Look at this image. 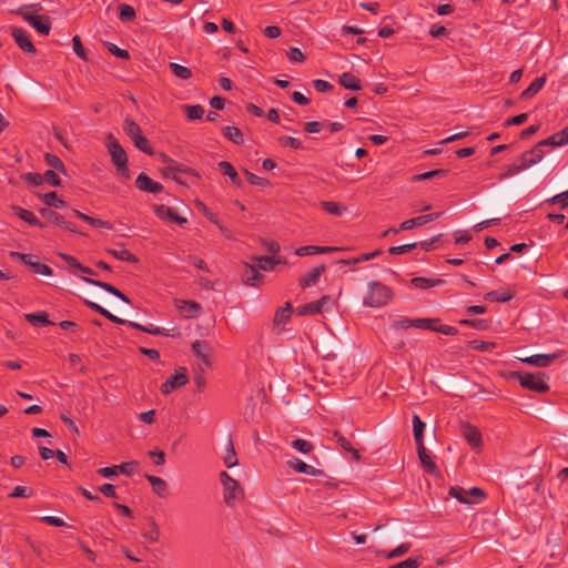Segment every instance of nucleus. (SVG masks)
Wrapping results in <instances>:
<instances>
[{
	"mask_svg": "<svg viewBox=\"0 0 568 568\" xmlns=\"http://www.w3.org/2000/svg\"><path fill=\"white\" fill-rule=\"evenodd\" d=\"M424 429H425V423L417 416H413V432H414V438L416 442V446H425L424 445Z\"/></svg>",
	"mask_w": 568,
	"mask_h": 568,
	"instance_id": "obj_34",
	"label": "nucleus"
},
{
	"mask_svg": "<svg viewBox=\"0 0 568 568\" xmlns=\"http://www.w3.org/2000/svg\"><path fill=\"white\" fill-rule=\"evenodd\" d=\"M223 135L235 144H242L244 142L242 132L233 125L225 126L223 129Z\"/></svg>",
	"mask_w": 568,
	"mask_h": 568,
	"instance_id": "obj_38",
	"label": "nucleus"
},
{
	"mask_svg": "<svg viewBox=\"0 0 568 568\" xmlns=\"http://www.w3.org/2000/svg\"><path fill=\"white\" fill-rule=\"evenodd\" d=\"M44 159L48 165H50L51 168L55 169L59 172L65 173V166L57 155L47 153Z\"/></svg>",
	"mask_w": 568,
	"mask_h": 568,
	"instance_id": "obj_52",
	"label": "nucleus"
},
{
	"mask_svg": "<svg viewBox=\"0 0 568 568\" xmlns=\"http://www.w3.org/2000/svg\"><path fill=\"white\" fill-rule=\"evenodd\" d=\"M32 495V490L24 486H17L9 494V497L11 498H28Z\"/></svg>",
	"mask_w": 568,
	"mask_h": 568,
	"instance_id": "obj_61",
	"label": "nucleus"
},
{
	"mask_svg": "<svg viewBox=\"0 0 568 568\" xmlns=\"http://www.w3.org/2000/svg\"><path fill=\"white\" fill-rule=\"evenodd\" d=\"M219 479L222 485L223 501L226 506L234 507L244 499L245 491L237 478L223 470L220 473Z\"/></svg>",
	"mask_w": 568,
	"mask_h": 568,
	"instance_id": "obj_1",
	"label": "nucleus"
},
{
	"mask_svg": "<svg viewBox=\"0 0 568 568\" xmlns=\"http://www.w3.org/2000/svg\"><path fill=\"white\" fill-rule=\"evenodd\" d=\"M184 110L189 120H199L204 114V109L201 105H186Z\"/></svg>",
	"mask_w": 568,
	"mask_h": 568,
	"instance_id": "obj_54",
	"label": "nucleus"
},
{
	"mask_svg": "<svg viewBox=\"0 0 568 568\" xmlns=\"http://www.w3.org/2000/svg\"><path fill=\"white\" fill-rule=\"evenodd\" d=\"M513 377L516 378L524 388L537 393H546L549 389L547 376L544 373L532 374L527 372H516L513 374Z\"/></svg>",
	"mask_w": 568,
	"mask_h": 568,
	"instance_id": "obj_5",
	"label": "nucleus"
},
{
	"mask_svg": "<svg viewBox=\"0 0 568 568\" xmlns=\"http://www.w3.org/2000/svg\"><path fill=\"white\" fill-rule=\"evenodd\" d=\"M73 213L75 214V216H78L79 219L88 222L93 227L108 229V230L112 229V225L109 222L104 221V220L89 216V215H87V214H84V213H82V212H80L78 210H73Z\"/></svg>",
	"mask_w": 568,
	"mask_h": 568,
	"instance_id": "obj_36",
	"label": "nucleus"
},
{
	"mask_svg": "<svg viewBox=\"0 0 568 568\" xmlns=\"http://www.w3.org/2000/svg\"><path fill=\"white\" fill-rule=\"evenodd\" d=\"M546 83V77L542 75L540 78H537L535 81L530 83V85L524 90L520 94V98L524 100L530 99L534 95H536L545 85Z\"/></svg>",
	"mask_w": 568,
	"mask_h": 568,
	"instance_id": "obj_31",
	"label": "nucleus"
},
{
	"mask_svg": "<svg viewBox=\"0 0 568 568\" xmlns=\"http://www.w3.org/2000/svg\"><path fill=\"white\" fill-rule=\"evenodd\" d=\"M42 180H43V182H45L52 186H60V184H61V180L59 179L57 173L51 170H48L47 172H44V174H42Z\"/></svg>",
	"mask_w": 568,
	"mask_h": 568,
	"instance_id": "obj_62",
	"label": "nucleus"
},
{
	"mask_svg": "<svg viewBox=\"0 0 568 568\" xmlns=\"http://www.w3.org/2000/svg\"><path fill=\"white\" fill-rule=\"evenodd\" d=\"M145 478L151 484L156 496L160 498H166L169 496V485L164 479L154 475H146Z\"/></svg>",
	"mask_w": 568,
	"mask_h": 568,
	"instance_id": "obj_23",
	"label": "nucleus"
},
{
	"mask_svg": "<svg viewBox=\"0 0 568 568\" xmlns=\"http://www.w3.org/2000/svg\"><path fill=\"white\" fill-rule=\"evenodd\" d=\"M244 174L248 181L250 184L261 186V187H268L271 185L270 181L261 178L247 170H244Z\"/></svg>",
	"mask_w": 568,
	"mask_h": 568,
	"instance_id": "obj_49",
	"label": "nucleus"
},
{
	"mask_svg": "<svg viewBox=\"0 0 568 568\" xmlns=\"http://www.w3.org/2000/svg\"><path fill=\"white\" fill-rule=\"evenodd\" d=\"M192 349L195 356L204 364L205 367L211 366V358L213 355V348L205 341H195L192 344Z\"/></svg>",
	"mask_w": 568,
	"mask_h": 568,
	"instance_id": "obj_13",
	"label": "nucleus"
},
{
	"mask_svg": "<svg viewBox=\"0 0 568 568\" xmlns=\"http://www.w3.org/2000/svg\"><path fill=\"white\" fill-rule=\"evenodd\" d=\"M325 271V265L324 264H321L314 268H312L311 271H308L306 274H304L301 278H300V285L305 288V287H310V286H313L315 284H317L321 275L323 274V272Z\"/></svg>",
	"mask_w": 568,
	"mask_h": 568,
	"instance_id": "obj_21",
	"label": "nucleus"
},
{
	"mask_svg": "<svg viewBox=\"0 0 568 568\" xmlns=\"http://www.w3.org/2000/svg\"><path fill=\"white\" fill-rule=\"evenodd\" d=\"M150 529L142 534L143 538L149 542H156L160 537V527L153 518L149 519Z\"/></svg>",
	"mask_w": 568,
	"mask_h": 568,
	"instance_id": "obj_40",
	"label": "nucleus"
},
{
	"mask_svg": "<svg viewBox=\"0 0 568 568\" xmlns=\"http://www.w3.org/2000/svg\"><path fill=\"white\" fill-rule=\"evenodd\" d=\"M223 464L226 468L232 469L239 466V458L236 452L234 449V445L231 438H229L227 444L224 448V453L222 455Z\"/></svg>",
	"mask_w": 568,
	"mask_h": 568,
	"instance_id": "obj_26",
	"label": "nucleus"
},
{
	"mask_svg": "<svg viewBox=\"0 0 568 568\" xmlns=\"http://www.w3.org/2000/svg\"><path fill=\"white\" fill-rule=\"evenodd\" d=\"M155 214L164 221L175 222L178 224L186 223V219L178 215L174 210L166 205H155L154 206Z\"/></svg>",
	"mask_w": 568,
	"mask_h": 568,
	"instance_id": "obj_16",
	"label": "nucleus"
},
{
	"mask_svg": "<svg viewBox=\"0 0 568 568\" xmlns=\"http://www.w3.org/2000/svg\"><path fill=\"white\" fill-rule=\"evenodd\" d=\"M424 224H426L425 223V219L423 217V215H419V216L406 220L403 223H400L399 224V230L407 231V230H410V229H413L415 226H422Z\"/></svg>",
	"mask_w": 568,
	"mask_h": 568,
	"instance_id": "obj_57",
	"label": "nucleus"
},
{
	"mask_svg": "<svg viewBox=\"0 0 568 568\" xmlns=\"http://www.w3.org/2000/svg\"><path fill=\"white\" fill-rule=\"evenodd\" d=\"M394 296L393 291L385 284L372 281L367 284L363 304L366 307L379 308L387 305Z\"/></svg>",
	"mask_w": 568,
	"mask_h": 568,
	"instance_id": "obj_2",
	"label": "nucleus"
},
{
	"mask_svg": "<svg viewBox=\"0 0 568 568\" xmlns=\"http://www.w3.org/2000/svg\"><path fill=\"white\" fill-rule=\"evenodd\" d=\"M544 146H550V143H544V140L538 142L531 150L523 153L521 155L527 156L528 164L534 166L542 161L545 156Z\"/></svg>",
	"mask_w": 568,
	"mask_h": 568,
	"instance_id": "obj_18",
	"label": "nucleus"
},
{
	"mask_svg": "<svg viewBox=\"0 0 568 568\" xmlns=\"http://www.w3.org/2000/svg\"><path fill=\"white\" fill-rule=\"evenodd\" d=\"M246 268H247L248 275L246 276L244 282L246 285L255 286L256 282L261 278V275H260L258 271L256 270V267H254L252 265H246Z\"/></svg>",
	"mask_w": 568,
	"mask_h": 568,
	"instance_id": "obj_59",
	"label": "nucleus"
},
{
	"mask_svg": "<svg viewBox=\"0 0 568 568\" xmlns=\"http://www.w3.org/2000/svg\"><path fill=\"white\" fill-rule=\"evenodd\" d=\"M544 143H550V146L558 148L568 144V125L561 131L552 134L548 139L544 140Z\"/></svg>",
	"mask_w": 568,
	"mask_h": 568,
	"instance_id": "obj_32",
	"label": "nucleus"
},
{
	"mask_svg": "<svg viewBox=\"0 0 568 568\" xmlns=\"http://www.w3.org/2000/svg\"><path fill=\"white\" fill-rule=\"evenodd\" d=\"M291 313H292V305H291V303H286L284 307H281L276 311L274 321H273L274 325L276 327L285 326L286 323L291 318Z\"/></svg>",
	"mask_w": 568,
	"mask_h": 568,
	"instance_id": "obj_29",
	"label": "nucleus"
},
{
	"mask_svg": "<svg viewBox=\"0 0 568 568\" xmlns=\"http://www.w3.org/2000/svg\"><path fill=\"white\" fill-rule=\"evenodd\" d=\"M410 549V544H402L390 551H384L383 555L387 559L398 558L407 554Z\"/></svg>",
	"mask_w": 568,
	"mask_h": 568,
	"instance_id": "obj_50",
	"label": "nucleus"
},
{
	"mask_svg": "<svg viewBox=\"0 0 568 568\" xmlns=\"http://www.w3.org/2000/svg\"><path fill=\"white\" fill-rule=\"evenodd\" d=\"M174 305L184 318H195L202 312V306L195 301L175 300Z\"/></svg>",
	"mask_w": 568,
	"mask_h": 568,
	"instance_id": "obj_12",
	"label": "nucleus"
},
{
	"mask_svg": "<svg viewBox=\"0 0 568 568\" xmlns=\"http://www.w3.org/2000/svg\"><path fill=\"white\" fill-rule=\"evenodd\" d=\"M496 344L494 342H486L481 339H474L469 342V347L479 352H491Z\"/></svg>",
	"mask_w": 568,
	"mask_h": 568,
	"instance_id": "obj_48",
	"label": "nucleus"
},
{
	"mask_svg": "<svg viewBox=\"0 0 568 568\" xmlns=\"http://www.w3.org/2000/svg\"><path fill=\"white\" fill-rule=\"evenodd\" d=\"M278 142L283 146H288V148L294 149V150H301L303 148L302 142L298 139L293 138V136H281L278 139Z\"/></svg>",
	"mask_w": 568,
	"mask_h": 568,
	"instance_id": "obj_58",
	"label": "nucleus"
},
{
	"mask_svg": "<svg viewBox=\"0 0 568 568\" xmlns=\"http://www.w3.org/2000/svg\"><path fill=\"white\" fill-rule=\"evenodd\" d=\"M41 201L48 206L64 207L67 204L55 192H49L40 195Z\"/></svg>",
	"mask_w": 568,
	"mask_h": 568,
	"instance_id": "obj_39",
	"label": "nucleus"
},
{
	"mask_svg": "<svg viewBox=\"0 0 568 568\" xmlns=\"http://www.w3.org/2000/svg\"><path fill=\"white\" fill-rule=\"evenodd\" d=\"M417 454L420 460V464L425 471L438 475V468L436 463L433 460V457L429 453H427L425 446L417 447Z\"/></svg>",
	"mask_w": 568,
	"mask_h": 568,
	"instance_id": "obj_22",
	"label": "nucleus"
},
{
	"mask_svg": "<svg viewBox=\"0 0 568 568\" xmlns=\"http://www.w3.org/2000/svg\"><path fill=\"white\" fill-rule=\"evenodd\" d=\"M527 156L525 155H520L517 161L510 165H508L505 171L499 175V180L503 181V180H506V179H510L517 174H519L520 172L523 171H526L528 170L529 168H531L529 164H528V161L526 159Z\"/></svg>",
	"mask_w": 568,
	"mask_h": 568,
	"instance_id": "obj_14",
	"label": "nucleus"
},
{
	"mask_svg": "<svg viewBox=\"0 0 568 568\" xmlns=\"http://www.w3.org/2000/svg\"><path fill=\"white\" fill-rule=\"evenodd\" d=\"M187 381L189 378L186 375V369L184 367H180L174 376L163 383L161 390L164 395H168L171 392L184 386Z\"/></svg>",
	"mask_w": 568,
	"mask_h": 568,
	"instance_id": "obj_11",
	"label": "nucleus"
},
{
	"mask_svg": "<svg viewBox=\"0 0 568 568\" xmlns=\"http://www.w3.org/2000/svg\"><path fill=\"white\" fill-rule=\"evenodd\" d=\"M12 210L17 216H19L21 220L26 221L30 225L43 227V223H41L32 212L24 210L20 206H13Z\"/></svg>",
	"mask_w": 568,
	"mask_h": 568,
	"instance_id": "obj_33",
	"label": "nucleus"
},
{
	"mask_svg": "<svg viewBox=\"0 0 568 568\" xmlns=\"http://www.w3.org/2000/svg\"><path fill=\"white\" fill-rule=\"evenodd\" d=\"M41 9L40 4H27L18 8L13 12L21 16L24 21L30 23L40 34L48 36L51 30V20L48 16L34 14Z\"/></svg>",
	"mask_w": 568,
	"mask_h": 568,
	"instance_id": "obj_4",
	"label": "nucleus"
},
{
	"mask_svg": "<svg viewBox=\"0 0 568 568\" xmlns=\"http://www.w3.org/2000/svg\"><path fill=\"white\" fill-rule=\"evenodd\" d=\"M322 207L329 214L333 215H343L346 212V207L339 203L336 202H322Z\"/></svg>",
	"mask_w": 568,
	"mask_h": 568,
	"instance_id": "obj_46",
	"label": "nucleus"
},
{
	"mask_svg": "<svg viewBox=\"0 0 568 568\" xmlns=\"http://www.w3.org/2000/svg\"><path fill=\"white\" fill-rule=\"evenodd\" d=\"M339 84L347 90L358 91L362 89L361 81L354 74L349 72H344L339 77Z\"/></svg>",
	"mask_w": 568,
	"mask_h": 568,
	"instance_id": "obj_30",
	"label": "nucleus"
},
{
	"mask_svg": "<svg viewBox=\"0 0 568 568\" xmlns=\"http://www.w3.org/2000/svg\"><path fill=\"white\" fill-rule=\"evenodd\" d=\"M113 257L120 261L136 263L138 257L124 247L123 244H119L115 248L108 250Z\"/></svg>",
	"mask_w": 568,
	"mask_h": 568,
	"instance_id": "obj_28",
	"label": "nucleus"
},
{
	"mask_svg": "<svg viewBox=\"0 0 568 568\" xmlns=\"http://www.w3.org/2000/svg\"><path fill=\"white\" fill-rule=\"evenodd\" d=\"M135 183L138 189L143 192L159 193L163 189L162 184L153 181L144 173L138 175Z\"/></svg>",
	"mask_w": 568,
	"mask_h": 568,
	"instance_id": "obj_17",
	"label": "nucleus"
},
{
	"mask_svg": "<svg viewBox=\"0 0 568 568\" xmlns=\"http://www.w3.org/2000/svg\"><path fill=\"white\" fill-rule=\"evenodd\" d=\"M123 130L125 134L132 140V142L142 135L140 125L129 118L124 120Z\"/></svg>",
	"mask_w": 568,
	"mask_h": 568,
	"instance_id": "obj_37",
	"label": "nucleus"
},
{
	"mask_svg": "<svg viewBox=\"0 0 568 568\" xmlns=\"http://www.w3.org/2000/svg\"><path fill=\"white\" fill-rule=\"evenodd\" d=\"M106 148L113 164L116 166L118 173L122 175L124 179H129L130 173L128 169L126 153L124 149L120 145V143L113 138L112 134L108 135Z\"/></svg>",
	"mask_w": 568,
	"mask_h": 568,
	"instance_id": "obj_6",
	"label": "nucleus"
},
{
	"mask_svg": "<svg viewBox=\"0 0 568 568\" xmlns=\"http://www.w3.org/2000/svg\"><path fill=\"white\" fill-rule=\"evenodd\" d=\"M24 317L32 325L39 326V325L51 324V322L48 320V316L44 312L28 313L24 315Z\"/></svg>",
	"mask_w": 568,
	"mask_h": 568,
	"instance_id": "obj_41",
	"label": "nucleus"
},
{
	"mask_svg": "<svg viewBox=\"0 0 568 568\" xmlns=\"http://www.w3.org/2000/svg\"><path fill=\"white\" fill-rule=\"evenodd\" d=\"M119 10H120V13H119L120 19L122 21H130V20L134 19V17H135V10L130 4L122 3V4H120Z\"/></svg>",
	"mask_w": 568,
	"mask_h": 568,
	"instance_id": "obj_56",
	"label": "nucleus"
},
{
	"mask_svg": "<svg viewBox=\"0 0 568 568\" xmlns=\"http://www.w3.org/2000/svg\"><path fill=\"white\" fill-rule=\"evenodd\" d=\"M484 297L490 302L506 303L514 297V293L509 290L491 291L486 293Z\"/></svg>",
	"mask_w": 568,
	"mask_h": 568,
	"instance_id": "obj_35",
	"label": "nucleus"
},
{
	"mask_svg": "<svg viewBox=\"0 0 568 568\" xmlns=\"http://www.w3.org/2000/svg\"><path fill=\"white\" fill-rule=\"evenodd\" d=\"M253 261L257 263V267L262 271H273L275 267V256H256Z\"/></svg>",
	"mask_w": 568,
	"mask_h": 568,
	"instance_id": "obj_43",
	"label": "nucleus"
},
{
	"mask_svg": "<svg viewBox=\"0 0 568 568\" xmlns=\"http://www.w3.org/2000/svg\"><path fill=\"white\" fill-rule=\"evenodd\" d=\"M11 36L13 37L16 43L18 44V47L21 50H23L24 52H27L29 54L37 53V49L34 47V44L32 43V41L30 40L28 32L24 29L18 28V27H12Z\"/></svg>",
	"mask_w": 568,
	"mask_h": 568,
	"instance_id": "obj_10",
	"label": "nucleus"
},
{
	"mask_svg": "<svg viewBox=\"0 0 568 568\" xmlns=\"http://www.w3.org/2000/svg\"><path fill=\"white\" fill-rule=\"evenodd\" d=\"M134 145L146 154H152V148L149 140L142 134L140 138L133 141Z\"/></svg>",
	"mask_w": 568,
	"mask_h": 568,
	"instance_id": "obj_60",
	"label": "nucleus"
},
{
	"mask_svg": "<svg viewBox=\"0 0 568 568\" xmlns=\"http://www.w3.org/2000/svg\"><path fill=\"white\" fill-rule=\"evenodd\" d=\"M544 146H550V143H544V140L538 142L531 150L523 153L521 155L527 156L528 164L534 166L542 161L545 156Z\"/></svg>",
	"mask_w": 568,
	"mask_h": 568,
	"instance_id": "obj_19",
	"label": "nucleus"
},
{
	"mask_svg": "<svg viewBox=\"0 0 568 568\" xmlns=\"http://www.w3.org/2000/svg\"><path fill=\"white\" fill-rule=\"evenodd\" d=\"M420 562L418 559L415 558H407L406 560L398 562L396 565H393L388 568H418Z\"/></svg>",
	"mask_w": 568,
	"mask_h": 568,
	"instance_id": "obj_63",
	"label": "nucleus"
},
{
	"mask_svg": "<svg viewBox=\"0 0 568 568\" xmlns=\"http://www.w3.org/2000/svg\"><path fill=\"white\" fill-rule=\"evenodd\" d=\"M287 465L290 468L294 469L296 473L300 474L316 476L320 473V470H317L314 466L306 464L300 458L288 459Z\"/></svg>",
	"mask_w": 568,
	"mask_h": 568,
	"instance_id": "obj_25",
	"label": "nucleus"
},
{
	"mask_svg": "<svg viewBox=\"0 0 568 568\" xmlns=\"http://www.w3.org/2000/svg\"><path fill=\"white\" fill-rule=\"evenodd\" d=\"M390 327L395 331L408 329L410 327L426 329V327H430V318L399 317L392 322Z\"/></svg>",
	"mask_w": 568,
	"mask_h": 568,
	"instance_id": "obj_8",
	"label": "nucleus"
},
{
	"mask_svg": "<svg viewBox=\"0 0 568 568\" xmlns=\"http://www.w3.org/2000/svg\"><path fill=\"white\" fill-rule=\"evenodd\" d=\"M195 206L212 223L219 224L217 215L215 213H213L203 202L196 201L195 202Z\"/></svg>",
	"mask_w": 568,
	"mask_h": 568,
	"instance_id": "obj_55",
	"label": "nucleus"
},
{
	"mask_svg": "<svg viewBox=\"0 0 568 568\" xmlns=\"http://www.w3.org/2000/svg\"><path fill=\"white\" fill-rule=\"evenodd\" d=\"M438 320H430V327H426V329L442 333L444 335H455L457 333V328L449 325H438Z\"/></svg>",
	"mask_w": 568,
	"mask_h": 568,
	"instance_id": "obj_42",
	"label": "nucleus"
},
{
	"mask_svg": "<svg viewBox=\"0 0 568 568\" xmlns=\"http://www.w3.org/2000/svg\"><path fill=\"white\" fill-rule=\"evenodd\" d=\"M82 280L88 284H91V285H94V286H98V287L104 290L105 292L114 295L115 297L120 298L121 301H123L125 303H130V300L126 295H124L121 291H119L116 287H114L113 285H111L109 283L97 281V280H93L90 277H82Z\"/></svg>",
	"mask_w": 568,
	"mask_h": 568,
	"instance_id": "obj_20",
	"label": "nucleus"
},
{
	"mask_svg": "<svg viewBox=\"0 0 568 568\" xmlns=\"http://www.w3.org/2000/svg\"><path fill=\"white\" fill-rule=\"evenodd\" d=\"M463 435L470 446L479 447L481 445V435L477 427L469 424L464 425Z\"/></svg>",
	"mask_w": 568,
	"mask_h": 568,
	"instance_id": "obj_27",
	"label": "nucleus"
},
{
	"mask_svg": "<svg viewBox=\"0 0 568 568\" xmlns=\"http://www.w3.org/2000/svg\"><path fill=\"white\" fill-rule=\"evenodd\" d=\"M440 282H442L440 280H429V278H425V277H414L412 280V284L418 288L434 287V286L438 285Z\"/></svg>",
	"mask_w": 568,
	"mask_h": 568,
	"instance_id": "obj_51",
	"label": "nucleus"
},
{
	"mask_svg": "<svg viewBox=\"0 0 568 568\" xmlns=\"http://www.w3.org/2000/svg\"><path fill=\"white\" fill-rule=\"evenodd\" d=\"M39 213L41 214L42 217L49 220L50 222L57 224V225H61L62 223H64V219L59 215L58 213L49 210V209H41L39 211Z\"/></svg>",
	"mask_w": 568,
	"mask_h": 568,
	"instance_id": "obj_53",
	"label": "nucleus"
},
{
	"mask_svg": "<svg viewBox=\"0 0 568 568\" xmlns=\"http://www.w3.org/2000/svg\"><path fill=\"white\" fill-rule=\"evenodd\" d=\"M339 247L335 246H316V245H306L301 246L295 250V254L298 256L314 255V254H325L335 251H339Z\"/></svg>",
	"mask_w": 568,
	"mask_h": 568,
	"instance_id": "obj_24",
	"label": "nucleus"
},
{
	"mask_svg": "<svg viewBox=\"0 0 568 568\" xmlns=\"http://www.w3.org/2000/svg\"><path fill=\"white\" fill-rule=\"evenodd\" d=\"M332 303H333V298L331 296L325 295L322 298H320L318 301H313L305 305L298 306L295 312L300 316L310 315V314H318Z\"/></svg>",
	"mask_w": 568,
	"mask_h": 568,
	"instance_id": "obj_9",
	"label": "nucleus"
},
{
	"mask_svg": "<svg viewBox=\"0 0 568 568\" xmlns=\"http://www.w3.org/2000/svg\"><path fill=\"white\" fill-rule=\"evenodd\" d=\"M381 254H382V251L381 250H376V251L371 252V253L362 254V255H359L358 257H355V258L342 260V261H339V263L355 265V264L361 263V262L371 261V260L379 256Z\"/></svg>",
	"mask_w": 568,
	"mask_h": 568,
	"instance_id": "obj_44",
	"label": "nucleus"
},
{
	"mask_svg": "<svg viewBox=\"0 0 568 568\" xmlns=\"http://www.w3.org/2000/svg\"><path fill=\"white\" fill-rule=\"evenodd\" d=\"M549 202L552 204H560L562 209L567 207L568 206V191L552 196L549 200Z\"/></svg>",
	"mask_w": 568,
	"mask_h": 568,
	"instance_id": "obj_64",
	"label": "nucleus"
},
{
	"mask_svg": "<svg viewBox=\"0 0 568 568\" xmlns=\"http://www.w3.org/2000/svg\"><path fill=\"white\" fill-rule=\"evenodd\" d=\"M291 446L302 453V454H310L313 452L314 449V446L311 442L306 440V439H302V438H296L294 439L292 443H291Z\"/></svg>",
	"mask_w": 568,
	"mask_h": 568,
	"instance_id": "obj_45",
	"label": "nucleus"
},
{
	"mask_svg": "<svg viewBox=\"0 0 568 568\" xmlns=\"http://www.w3.org/2000/svg\"><path fill=\"white\" fill-rule=\"evenodd\" d=\"M557 354H536L520 358V361L536 367H548L555 359H557Z\"/></svg>",
	"mask_w": 568,
	"mask_h": 568,
	"instance_id": "obj_15",
	"label": "nucleus"
},
{
	"mask_svg": "<svg viewBox=\"0 0 568 568\" xmlns=\"http://www.w3.org/2000/svg\"><path fill=\"white\" fill-rule=\"evenodd\" d=\"M449 496L457 499L462 504L474 505L481 501L485 497V494L480 488L477 487L465 489L463 487L455 486L449 489Z\"/></svg>",
	"mask_w": 568,
	"mask_h": 568,
	"instance_id": "obj_7",
	"label": "nucleus"
},
{
	"mask_svg": "<svg viewBox=\"0 0 568 568\" xmlns=\"http://www.w3.org/2000/svg\"><path fill=\"white\" fill-rule=\"evenodd\" d=\"M85 303L88 304L89 307H91L92 310H94L95 312H98L99 314H101L102 316H104L105 318L111 321L112 323H115V324H128V325H130L133 328L140 329L142 332H145V333H149V334H152V335H171V336L175 335V329L174 328L170 329V331H166L164 328L156 327V326H154L152 324H150L148 326H144V325H141V324L135 323V322L124 321V320L113 315L108 310H105L104 307H102L101 305H99V304H97L94 302L87 301Z\"/></svg>",
	"mask_w": 568,
	"mask_h": 568,
	"instance_id": "obj_3",
	"label": "nucleus"
},
{
	"mask_svg": "<svg viewBox=\"0 0 568 568\" xmlns=\"http://www.w3.org/2000/svg\"><path fill=\"white\" fill-rule=\"evenodd\" d=\"M170 69L175 77H178L182 80H186V79L191 78V75H192V72L189 68L181 65L179 63H175V62L170 63Z\"/></svg>",
	"mask_w": 568,
	"mask_h": 568,
	"instance_id": "obj_47",
	"label": "nucleus"
}]
</instances>
